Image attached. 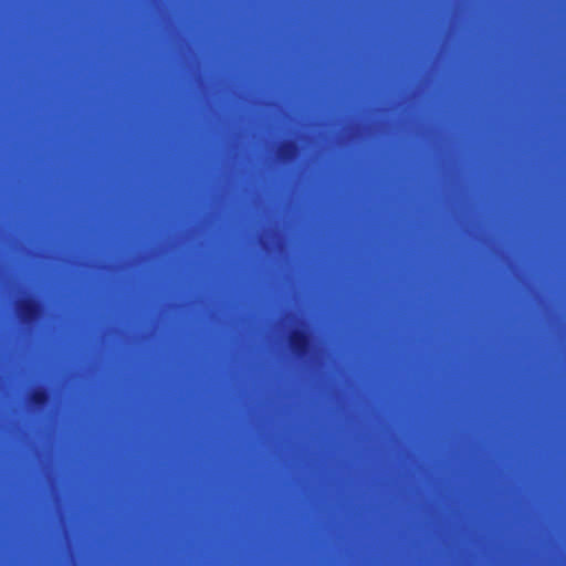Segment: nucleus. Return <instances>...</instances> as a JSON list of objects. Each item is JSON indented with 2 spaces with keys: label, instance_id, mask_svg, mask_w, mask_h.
<instances>
[{
  "label": "nucleus",
  "instance_id": "obj_2",
  "mask_svg": "<svg viewBox=\"0 0 566 566\" xmlns=\"http://www.w3.org/2000/svg\"><path fill=\"white\" fill-rule=\"evenodd\" d=\"M18 313L22 322L31 324L41 315L42 305L34 297H27L19 302Z\"/></svg>",
  "mask_w": 566,
  "mask_h": 566
},
{
  "label": "nucleus",
  "instance_id": "obj_4",
  "mask_svg": "<svg viewBox=\"0 0 566 566\" xmlns=\"http://www.w3.org/2000/svg\"><path fill=\"white\" fill-rule=\"evenodd\" d=\"M30 401L35 407H44L50 402V394L45 388L35 389L30 396Z\"/></svg>",
  "mask_w": 566,
  "mask_h": 566
},
{
  "label": "nucleus",
  "instance_id": "obj_1",
  "mask_svg": "<svg viewBox=\"0 0 566 566\" xmlns=\"http://www.w3.org/2000/svg\"><path fill=\"white\" fill-rule=\"evenodd\" d=\"M290 348L296 357H305L311 349V337L305 329H293L289 336Z\"/></svg>",
  "mask_w": 566,
  "mask_h": 566
},
{
  "label": "nucleus",
  "instance_id": "obj_3",
  "mask_svg": "<svg viewBox=\"0 0 566 566\" xmlns=\"http://www.w3.org/2000/svg\"><path fill=\"white\" fill-rule=\"evenodd\" d=\"M297 151V145L293 140H285L281 144L279 148V157L287 161L290 160Z\"/></svg>",
  "mask_w": 566,
  "mask_h": 566
}]
</instances>
